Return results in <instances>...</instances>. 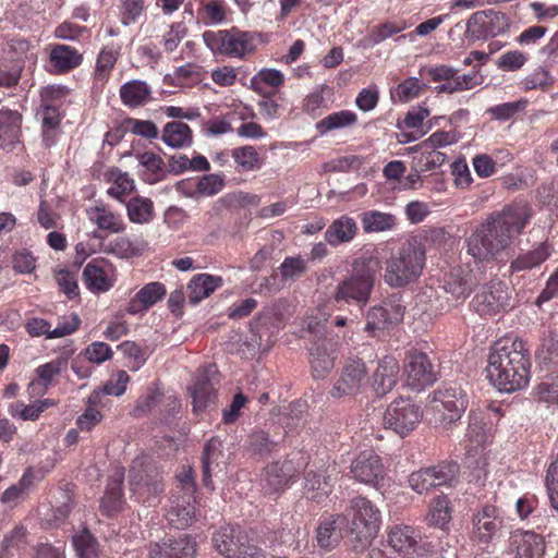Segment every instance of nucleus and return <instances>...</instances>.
<instances>
[{
	"instance_id": "obj_1",
	"label": "nucleus",
	"mask_w": 558,
	"mask_h": 558,
	"mask_svg": "<svg viewBox=\"0 0 558 558\" xmlns=\"http://www.w3.org/2000/svg\"><path fill=\"white\" fill-rule=\"evenodd\" d=\"M530 217V208L525 204L508 205L492 214L466 238V253L476 260L495 259L510 246Z\"/></svg>"
},
{
	"instance_id": "obj_2",
	"label": "nucleus",
	"mask_w": 558,
	"mask_h": 558,
	"mask_svg": "<svg viewBox=\"0 0 558 558\" xmlns=\"http://www.w3.org/2000/svg\"><path fill=\"white\" fill-rule=\"evenodd\" d=\"M531 365L526 343L518 337H507L495 342L490 349L487 378L499 391L521 390L530 381Z\"/></svg>"
},
{
	"instance_id": "obj_3",
	"label": "nucleus",
	"mask_w": 558,
	"mask_h": 558,
	"mask_svg": "<svg viewBox=\"0 0 558 558\" xmlns=\"http://www.w3.org/2000/svg\"><path fill=\"white\" fill-rule=\"evenodd\" d=\"M379 268L380 263L377 258L355 259L351 274L336 284L330 296L331 302L338 308L349 305H355L359 308L365 307L371 300Z\"/></svg>"
},
{
	"instance_id": "obj_4",
	"label": "nucleus",
	"mask_w": 558,
	"mask_h": 558,
	"mask_svg": "<svg viewBox=\"0 0 558 558\" xmlns=\"http://www.w3.org/2000/svg\"><path fill=\"white\" fill-rule=\"evenodd\" d=\"M425 265V250L416 241L403 244L386 262L384 280L391 288H402L415 281Z\"/></svg>"
},
{
	"instance_id": "obj_5",
	"label": "nucleus",
	"mask_w": 558,
	"mask_h": 558,
	"mask_svg": "<svg viewBox=\"0 0 558 558\" xmlns=\"http://www.w3.org/2000/svg\"><path fill=\"white\" fill-rule=\"evenodd\" d=\"M429 398V422L442 432L461 418L469 403L466 392L454 383L439 386Z\"/></svg>"
},
{
	"instance_id": "obj_6",
	"label": "nucleus",
	"mask_w": 558,
	"mask_h": 558,
	"mask_svg": "<svg viewBox=\"0 0 558 558\" xmlns=\"http://www.w3.org/2000/svg\"><path fill=\"white\" fill-rule=\"evenodd\" d=\"M340 517L345 530L360 543L361 547L369 544L379 531L380 511L365 497L352 498Z\"/></svg>"
},
{
	"instance_id": "obj_7",
	"label": "nucleus",
	"mask_w": 558,
	"mask_h": 558,
	"mask_svg": "<svg viewBox=\"0 0 558 558\" xmlns=\"http://www.w3.org/2000/svg\"><path fill=\"white\" fill-rule=\"evenodd\" d=\"M206 47L214 53L243 60L256 50L255 34L238 27L203 33Z\"/></svg>"
},
{
	"instance_id": "obj_8",
	"label": "nucleus",
	"mask_w": 558,
	"mask_h": 558,
	"mask_svg": "<svg viewBox=\"0 0 558 558\" xmlns=\"http://www.w3.org/2000/svg\"><path fill=\"white\" fill-rule=\"evenodd\" d=\"M216 549L227 558H262V550L248 542L240 526L221 527L213 535Z\"/></svg>"
},
{
	"instance_id": "obj_9",
	"label": "nucleus",
	"mask_w": 558,
	"mask_h": 558,
	"mask_svg": "<svg viewBox=\"0 0 558 558\" xmlns=\"http://www.w3.org/2000/svg\"><path fill=\"white\" fill-rule=\"evenodd\" d=\"M308 333L312 343L308 349L312 375L315 379H324L335 366V343L325 336L323 326L313 328L308 324Z\"/></svg>"
},
{
	"instance_id": "obj_10",
	"label": "nucleus",
	"mask_w": 558,
	"mask_h": 558,
	"mask_svg": "<svg viewBox=\"0 0 558 558\" xmlns=\"http://www.w3.org/2000/svg\"><path fill=\"white\" fill-rule=\"evenodd\" d=\"M509 27L506 14L495 10H484L473 13L466 23L464 33L469 44L486 40L505 33Z\"/></svg>"
},
{
	"instance_id": "obj_11",
	"label": "nucleus",
	"mask_w": 558,
	"mask_h": 558,
	"mask_svg": "<svg viewBox=\"0 0 558 558\" xmlns=\"http://www.w3.org/2000/svg\"><path fill=\"white\" fill-rule=\"evenodd\" d=\"M388 544L402 558H420L430 551L429 543L412 525L395 524L388 531Z\"/></svg>"
},
{
	"instance_id": "obj_12",
	"label": "nucleus",
	"mask_w": 558,
	"mask_h": 558,
	"mask_svg": "<svg viewBox=\"0 0 558 558\" xmlns=\"http://www.w3.org/2000/svg\"><path fill=\"white\" fill-rule=\"evenodd\" d=\"M422 416L421 408L411 399L400 398L388 405L384 414V425L403 437L415 429Z\"/></svg>"
},
{
	"instance_id": "obj_13",
	"label": "nucleus",
	"mask_w": 558,
	"mask_h": 558,
	"mask_svg": "<svg viewBox=\"0 0 558 558\" xmlns=\"http://www.w3.org/2000/svg\"><path fill=\"white\" fill-rule=\"evenodd\" d=\"M368 380L366 364L361 359L345 361L339 378L335 381L329 393L332 398L354 397L362 392Z\"/></svg>"
},
{
	"instance_id": "obj_14",
	"label": "nucleus",
	"mask_w": 558,
	"mask_h": 558,
	"mask_svg": "<svg viewBox=\"0 0 558 558\" xmlns=\"http://www.w3.org/2000/svg\"><path fill=\"white\" fill-rule=\"evenodd\" d=\"M472 305L481 316L495 315L511 307V290L507 283L492 280L476 293Z\"/></svg>"
},
{
	"instance_id": "obj_15",
	"label": "nucleus",
	"mask_w": 558,
	"mask_h": 558,
	"mask_svg": "<svg viewBox=\"0 0 558 558\" xmlns=\"http://www.w3.org/2000/svg\"><path fill=\"white\" fill-rule=\"evenodd\" d=\"M149 483L143 482L142 473L137 466H131L129 473L130 490L136 500L148 507L157 506L165 492L162 475L158 469H151Z\"/></svg>"
},
{
	"instance_id": "obj_16",
	"label": "nucleus",
	"mask_w": 558,
	"mask_h": 558,
	"mask_svg": "<svg viewBox=\"0 0 558 558\" xmlns=\"http://www.w3.org/2000/svg\"><path fill=\"white\" fill-rule=\"evenodd\" d=\"M545 549L543 535L534 531L515 530L509 536L504 558H544Z\"/></svg>"
},
{
	"instance_id": "obj_17",
	"label": "nucleus",
	"mask_w": 558,
	"mask_h": 558,
	"mask_svg": "<svg viewBox=\"0 0 558 558\" xmlns=\"http://www.w3.org/2000/svg\"><path fill=\"white\" fill-rule=\"evenodd\" d=\"M351 477L356 482L378 487L385 478V466L380 457L372 449L360 452L350 465Z\"/></svg>"
},
{
	"instance_id": "obj_18",
	"label": "nucleus",
	"mask_w": 558,
	"mask_h": 558,
	"mask_svg": "<svg viewBox=\"0 0 558 558\" xmlns=\"http://www.w3.org/2000/svg\"><path fill=\"white\" fill-rule=\"evenodd\" d=\"M458 473L456 463H441L437 466L421 469L409 476L410 487L418 494L432 487L442 486L453 481Z\"/></svg>"
},
{
	"instance_id": "obj_19",
	"label": "nucleus",
	"mask_w": 558,
	"mask_h": 558,
	"mask_svg": "<svg viewBox=\"0 0 558 558\" xmlns=\"http://www.w3.org/2000/svg\"><path fill=\"white\" fill-rule=\"evenodd\" d=\"M300 465L292 460L276 461L267 465L260 477V486L266 495L279 494L296 478Z\"/></svg>"
},
{
	"instance_id": "obj_20",
	"label": "nucleus",
	"mask_w": 558,
	"mask_h": 558,
	"mask_svg": "<svg viewBox=\"0 0 558 558\" xmlns=\"http://www.w3.org/2000/svg\"><path fill=\"white\" fill-rule=\"evenodd\" d=\"M473 538L474 541L488 544L504 527L501 511L494 505H484L473 514Z\"/></svg>"
},
{
	"instance_id": "obj_21",
	"label": "nucleus",
	"mask_w": 558,
	"mask_h": 558,
	"mask_svg": "<svg viewBox=\"0 0 558 558\" xmlns=\"http://www.w3.org/2000/svg\"><path fill=\"white\" fill-rule=\"evenodd\" d=\"M407 385L413 390H422L436 380L434 366L427 354L423 352H410L404 364Z\"/></svg>"
},
{
	"instance_id": "obj_22",
	"label": "nucleus",
	"mask_w": 558,
	"mask_h": 558,
	"mask_svg": "<svg viewBox=\"0 0 558 558\" xmlns=\"http://www.w3.org/2000/svg\"><path fill=\"white\" fill-rule=\"evenodd\" d=\"M64 94L65 88L62 86H49L43 94L45 99L37 114L41 119L43 143L47 148L53 145L56 132L61 122V116L58 107L49 102L48 98L62 97Z\"/></svg>"
},
{
	"instance_id": "obj_23",
	"label": "nucleus",
	"mask_w": 558,
	"mask_h": 558,
	"mask_svg": "<svg viewBox=\"0 0 558 558\" xmlns=\"http://www.w3.org/2000/svg\"><path fill=\"white\" fill-rule=\"evenodd\" d=\"M404 308L393 302H385L383 305L373 306L366 314L365 330L375 337L386 328L397 325L403 318Z\"/></svg>"
},
{
	"instance_id": "obj_24",
	"label": "nucleus",
	"mask_w": 558,
	"mask_h": 558,
	"mask_svg": "<svg viewBox=\"0 0 558 558\" xmlns=\"http://www.w3.org/2000/svg\"><path fill=\"white\" fill-rule=\"evenodd\" d=\"M215 369L213 366L206 367L194 379L192 386L189 387V392L193 399V411L199 412L213 403L216 399V383H214L213 375Z\"/></svg>"
},
{
	"instance_id": "obj_25",
	"label": "nucleus",
	"mask_w": 558,
	"mask_h": 558,
	"mask_svg": "<svg viewBox=\"0 0 558 558\" xmlns=\"http://www.w3.org/2000/svg\"><path fill=\"white\" fill-rule=\"evenodd\" d=\"M195 542L187 535L149 546L150 558H195Z\"/></svg>"
},
{
	"instance_id": "obj_26",
	"label": "nucleus",
	"mask_w": 558,
	"mask_h": 558,
	"mask_svg": "<svg viewBox=\"0 0 558 558\" xmlns=\"http://www.w3.org/2000/svg\"><path fill=\"white\" fill-rule=\"evenodd\" d=\"M110 265L100 258L90 260L83 270V280L88 290L97 293L107 292L113 287Z\"/></svg>"
},
{
	"instance_id": "obj_27",
	"label": "nucleus",
	"mask_w": 558,
	"mask_h": 558,
	"mask_svg": "<svg viewBox=\"0 0 558 558\" xmlns=\"http://www.w3.org/2000/svg\"><path fill=\"white\" fill-rule=\"evenodd\" d=\"M475 278L466 267H453L445 277L444 289L456 301H464L475 286Z\"/></svg>"
},
{
	"instance_id": "obj_28",
	"label": "nucleus",
	"mask_w": 558,
	"mask_h": 558,
	"mask_svg": "<svg viewBox=\"0 0 558 558\" xmlns=\"http://www.w3.org/2000/svg\"><path fill=\"white\" fill-rule=\"evenodd\" d=\"M23 117L17 110H0V148L13 149L20 143Z\"/></svg>"
},
{
	"instance_id": "obj_29",
	"label": "nucleus",
	"mask_w": 558,
	"mask_h": 558,
	"mask_svg": "<svg viewBox=\"0 0 558 558\" xmlns=\"http://www.w3.org/2000/svg\"><path fill=\"white\" fill-rule=\"evenodd\" d=\"M123 481V469H116L108 478L106 492L100 504L102 512L108 517L123 510L125 504L122 492Z\"/></svg>"
},
{
	"instance_id": "obj_30",
	"label": "nucleus",
	"mask_w": 558,
	"mask_h": 558,
	"mask_svg": "<svg viewBox=\"0 0 558 558\" xmlns=\"http://www.w3.org/2000/svg\"><path fill=\"white\" fill-rule=\"evenodd\" d=\"M83 62V56L80 51L68 45L57 44L51 47L49 54V70L54 74H64L75 68L80 66Z\"/></svg>"
},
{
	"instance_id": "obj_31",
	"label": "nucleus",
	"mask_w": 558,
	"mask_h": 558,
	"mask_svg": "<svg viewBox=\"0 0 558 558\" xmlns=\"http://www.w3.org/2000/svg\"><path fill=\"white\" fill-rule=\"evenodd\" d=\"M399 363L392 356H385L378 362L373 375V388L377 396L383 397L390 392L397 384Z\"/></svg>"
},
{
	"instance_id": "obj_32",
	"label": "nucleus",
	"mask_w": 558,
	"mask_h": 558,
	"mask_svg": "<svg viewBox=\"0 0 558 558\" xmlns=\"http://www.w3.org/2000/svg\"><path fill=\"white\" fill-rule=\"evenodd\" d=\"M359 227L354 218L342 215L326 229L325 241L332 247L351 242L357 234Z\"/></svg>"
},
{
	"instance_id": "obj_33",
	"label": "nucleus",
	"mask_w": 558,
	"mask_h": 558,
	"mask_svg": "<svg viewBox=\"0 0 558 558\" xmlns=\"http://www.w3.org/2000/svg\"><path fill=\"white\" fill-rule=\"evenodd\" d=\"M88 220L101 231L121 233L125 223L120 214L112 211L108 206L100 204L86 209Z\"/></svg>"
},
{
	"instance_id": "obj_34",
	"label": "nucleus",
	"mask_w": 558,
	"mask_h": 558,
	"mask_svg": "<svg viewBox=\"0 0 558 558\" xmlns=\"http://www.w3.org/2000/svg\"><path fill=\"white\" fill-rule=\"evenodd\" d=\"M342 526L344 523L340 514H331L322 520L316 529L317 546L324 550L337 547L342 538Z\"/></svg>"
},
{
	"instance_id": "obj_35",
	"label": "nucleus",
	"mask_w": 558,
	"mask_h": 558,
	"mask_svg": "<svg viewBox=\"0 0 558 558\" xmlns=\"http://www.w3.org/2000/svg\"><path fill=\"white\" fill-rule=\"evenodd\" d=\"M151 93V87L142 80L128 81L119 89L122 104L129 108H140L150 102Z\"/></svg>"
},
{
	"instance_id": "obj_36",
	"label": "nucleus",
	"mask_w": 558,
	"mask_h": 558,
	"mask_svg": "<svg viewBox=\"0 0 558 558\" xmlns=\"http://www.w3.org/2000/svg\"><path fill=\"white\" fill-rule=\"evenodd\" d=\"M167 291L163 283L154 281L141 288L135 296L130 301L128 306L129 314H137L154 306L157 302L161 301Z\"/></svg>"
},
{
	"instance_id": "obj_37",
	"label": "nucleus",
	"mask_w": 558,
	"mask_h": 558,
	"mask_svg": "<svg viewBox=\"0 0 558 558\" xmlns=\"http://www.w3.org/2000/svg\"><path fill=\"white\" fill-rule=\"evenodd\" d=\"M223 284V279L220 276L210 274L195 275L189 286V301L192 304H198L204 299L208 298L218 288Z\"/></svg>"
},
{
	"instance_id": "obj_38",
	"label": "nucleus",
	"mask_w": 558,
	"mask_h": 558,
	"mask_svg": "<svg viewBox=\"0 0 558 558\" xmlns=\"http://www.w3.org/2000/svg\"><path fill=\"white\" fill-rule=\"evenodd\" d=\"M160 138L168 147L187 148L193 144V131L184 122L171 121L165 124Z\"/></svg>"
},
{
	"instance_id": "obj_39",
	"label": "nucleus",
	"mask_w": 558,
	"mask_h": 558,
	"mask_svg": "<svg viewBox=\"0 0 558 558\" xmlns=\"http://www.w3.org/2000/svg\"><path fill=\"white\" fill-rule=\"evenodd\" d=\"M333 480L326 471H308L305 475L304 494L308 499L320 502L332 492Z\"/></svg>"
},
{
	"instance_id": "obj_40",
	"label": "nucleus",
	"mask_w": 558,
	"mask_h": 558,
	"mask_svg": "<svg viewBox=\"0 0 558 558\" xmlns=\"http://www.w3.org/2000/svg\"><path fill=\"white\" fill-rule=\"evenodd\" d=\"M488 428L481 414L470 412L465 433V450L484 449L488 440Z\"/></svg>"
},
{
	"instance_id": "obj_41",
	"label": "nucleus",
	"mask_w": 558,
	"mask_h": 558,
	"mask_svg": "<svg viewBox=\"0 0 558 558\" xmlns=\"http://www.w3.org/2000/svg\"><path fill=\"white\" fill-rule=\"evenodd\" d=\"M68 368V359L65 357H57L46 364H43L37 367V380H33L29 386V391H35L36 387L41 386L43 392H45L50 384L52 383V379L60 375L62 372L66 371Z\"/></svg>"
},
{
	"instance_id": "obj_42",
	"label": "nucleus",
	"mask_w": 558,
	"mask_h": 558,
	"mask_svg": "<svg viewBox=\"0 0 558 558\" xmlns=\"http://www.w3.org/2000/svg\"><path fill=\"white\" fill-rule=\"evenodd\" d=\"M357 122V116L351 110L332 112L319 120L315 128L319 135L324 136L329 132L353 126Z\"/></svg>"
},
{
	"instance_id": "obj_43",
	"label": "nucleus",
	"mask_w": 558,
	"mask_h": 558,
	"mask_svg": "<svg viewBox=\"0 0 558 558\" xmlns=\"http://www.w3.org/2000/svg\"><path fill=\"white\" fill-rule=\"evenodd\" d=\"M550 255L549 247L546 243L539 244L536 248L520 254L511 262L510 269L512 272L531 270L543 264Z\"/></svg>"
},
{
	"instance_id": "obj_44",
	"label": "nucleus",
	"mask_w": 558,
	"mask_h": 558,
	"mask_svg": "<svg viewBox=\"0 0 558 558\" xmlns=\"http://www.w3.org/2000/svg\"><path fill=\"white\" fill-rule=\"evenodd\" d=\"M121 53L120 44L106 45L99 52L95 68V78L101 83L106 82L110 72L116 65V62Z\"/></svg>"
},
{
	"instance_id": "obj_45",
	"label": "nucleus",
	"mask_w": 558,
	"mask_h": 558,
	"mask_svg": "<svg viewBox=\"0 0 558 558\" xmlns=\"http://www.w3.org/2000/svg\"><path fill=\"white\" fill-rule=\"evenodd\" d=\"M222 442L219 438H210L204 446L202 454L203 482L206 487H213L211 469L218 465L219 459L222 457Z\"/></svg>"
},
{
	"instance_id": "obj_46",
	"label": "nucleus",
	"mask_w": 558,
	"mask_h": 558,
	"mask_svg": "<svg viewBox=\"0 0 558 558\" xmlns=\"http://www.w3.org/2000/svg\"><path fill=\"white\" fill-rule=\"evenodd\" d=\"M54 402L51 399L36 400L32 404H24L23 402H15L9 405V413L14 417L22 421H36L40 414Z\"/></svg>"
},
{
	"instance_id": "obj_47",
	"label": "nucleus",
	"mask_w": 558,
	"mask_h": 558,
	"mask_svg": "<svg viewBox=\"0 0 558 558\" xmlns=\"http://www.w3.org/2000/svg\"><path fill=\"white\" fill-rule=\"evenodd\" d=\"M362 226L365 232H383L391 230L397 225V218L389 213L379 210H369L361 217Z\"/></svg>"
},
{
	"instance_id": "obj_48",
	"label": "nucleus",
	"mask_w": 558,
	"mask_h": 558,
	"mask_svg": "<svg viewBox=\"0 0 558 558\" xmlns=\"http://www.w3.org/2000/svg\"><path fill=\"white\" fill-rule=\"evenodd\" d=\"M128 217L134 223H147L153 219L154 205L149 198L135 196L126 205Z\"/></svg>"
},
{
	"instance_id": "obj_49",
	"label": "nucleus",
	"mask_w": 558,
	"mask_h": 558,
	"mask_svg": "<svg viewBox=\"0 0 558 558\" xmlns=\"http://www.w3.org/2000/svg\"><path fill=\"white\" fill-rule=\"evenodd\" d=\"M411 149L418 153V155L414 157L415 168H417L418 171L425 172L434 170L440 167L446 160V155L438 151L436 148L417 147L416 145Z\"/></svg>"
},
{
	"instance_id": "obj_50",
	"label": "nucleus",
	"mask_w": 558,
	"mask_h": 558,
	"mask_svg": "<svg viewBox=\"0 0 558 558\" xmlns=\"http://www.w3.org/2000/svg\"><path fill=\"white\" fill-rule=\"evenodd\" d=\"M426 87L417 77H408L391 90V99L395 102H408L418 97Z\"/></svg>"
},
{
	"instance_id": "obj_51",
	"label": "nucleus",
	"mask_w": 558,
	"mask_h": 558,
	"mask_svg": "<svg viewBox=\"0 0 558 558\" xmlns=\"http://www.w3.org/2000/svg\"><path fill=\"white\" fill-rule=\"evenodd\" d=\"M526 106L527 100L521 98L515 101L504 102L496 105L494 107H489L486 110V113L489 114L493 120L508 121L511 118L515 117L518 113L524 111Z\"/></svg>"
},
{
	"instance_id": "obj_52",
	"label": "nucleus",
	"mask_w": 558,
	"mask_h": 558,
	"mask_svg": "<svg viewBox=\"0 0 558 558\" xmlns=\"http://www.w3.org/2000/svg\"><path fill=\"white\" fill-rule=\"evenodd\" d=\"M194 515V506L177 504L168 510L167 520L173 527L183 530L192 523Z\"/></svg>"
},
{
	"instance_id": "obj_53",
	"label": "nucleus",
	"mask_w": 558,
	"mask_h": 558,
	"mask_svg": "<svg viewBox=\"0 0 558 558\" xmlns=\"http://www.w3.org/2000/svg\"><path fill=\"white\" fill-rule=\"evenodd\" d=\"M465 465L472 470L474 478L480 482L487 476L488 457L484 449H468L464 459Z\"/></svg>"
},
{
	"instance_id": "obj_54",
	"label": "nucleus",
	"mask_w": 558,
	"mask_h": 558,
	"mask_svg": "<svg viewBox=\"0 0 558 558\" xmlns=\"http://www.w3.org/2000/svg\"><path fill=\"white\" fill-rule=\"evenodd\" d=\"M306 270L307 262L301 256L286 257L279 266L281 279L284 281H294L303 276Z\"/></svg>"
},
{
	"instance_id": "obj_55",
	"label": "nucleus",
	"mask_w": 558,
	"mask_h": 558,
	"mask_svg": "<svg viewBox=\"0 0 558 558\" xmlns=\"http://www.w3.org/2000/svg\"><path fill=\"white\" fill-rule=\"evenodd\" d=\"M73 546L77 558L98 557L97 542L87 530H84L80 534L73 536Z\"/></svg>"
},
{
	"instance_id": "obj_56",
	"label": "nucleus",
	"mask_w": 558,
	"mask_h": 558,
	"mask_svg": "<svg viewBox=\"0 0 558 558\" xmlns=\"http://www.w3.org/2000/svg\"><path fill=\"white\" fill-rule=\"evenodd\" d=\"M73 546L77 558L98 557L97 542L87 530H84L80 534L73 536Z\"/></svg>"
},
{
	"instance_id": "obj_57",
	"label": "nucleus",
	"mask_w": 558,
	"mask_h": 558,
	"mask_svg": "<svg viewBox=\"0 0 558 558\" xmlns=\"http://www.w3.org/2000/svg\"><path fill=\"white\" fill-rule=\"evenodd\" d=\"M231 156L235 163L244 171H252L258 168L259 154L253 146L236 147L232 149Z\"/></svg>"
},
{
	"instance_id": "obj_58",
	"label": "nucleus",
	"mask_w": 558,
	"mask_h": 558,
	"mask_svg": "<svg viewBox=\"0 0 558 558\" xmlns=\"http://www.w3.org/2000/svg\"><path fill=\"white\" fill-rule=\"evenodd\" d=\"M450 518L449 500L446 497H437L434 499L427 518L428 524L437 527H444L449 523Z\"/></svg>"
},
{
	"instance_id": "obj_59",
	"label": "nucleus",
	"mask_w": 558,
	"mask_h": 558,
	"mask_svg": "<svg viewBox=\"0 0 558 558\" xmlns=\"http://www.w3.org/2000/svg\"><path fill=\"white\" fill-rule=\"evenodd\" d=\"M284 82V75L281 71L277 69H268L264 68L259 70L252 78H251V88L254 90H259V85L265 84L267 86L278 88Z\"/></svg>"
},
{
	"instance_id": "obj_60",
	"label": "nucleus",
	"mask_w": 558,
	"mask_h": 558,
	"mask_svg": "<svg viewBox=\"0 0 558 558\" xmlns=\"http://www.w3.org/2000/svg\"><path fill=\"white\" fill-rule=\"evenodd\" d=\"M126 129L134 135L146 138H158L159 131L157 125L150 120H140L135 118H128L124 122Z\"/></svg>"
},
{
	"instance_id": "obj_61",
	"label": "nucleus",
	"mask_w": 558,
	"mask_h": 558,
	"mask_svg": "<svg viewBox=\"0 0 558 558\" xmlns=\"http://www.w3.org/2000/svg\"><path fill=\"white\" fill-rule=\"evenodd\" d=\"M22 74V66L12 61H0V88L15 87Z\"/></svg>"
},
{
	"instance_id": "obj_62",
	"label": "nucleus",
	"mask_w": 558,
	"mask_h": 558,
	"mask_svg": "<svg viewBox=\"0 0 558 558\" xmlns=\"http://www.w3.org/2000/svg\"><path fill=\"white\" fill-rule=\"evenodd\" d=\"M186 35L187 28L184 23H172L169 31H167L162 36L165 51L173 52Z\"/></svg>"
},
{
	"instance_id": "obj_63",
	"label": "nucleus",
	"mask_w": 558,
	"mask_h": 558,
	"mask_svg": "<svg viewBox=\"0 0 558 558\" xmlns=\"http://www.w3.org/2000/svg\"><path fill=\"white\" fill-rule=\"evenodd\" d=\"M541 363H557L558 361V333L550 331L543 340L538 353Z\"/></svg>"
},
{
	"instance_id": "obj_64",
	"label": "nucleus",
	"mask_w": 558,
	"mask_h": 558,
	"mask_svg": "<svg viewBox=\"0 0 558 558\" xmlns=\"http://www.w3.org/2000/svg\"><path fill=\"white\" fill-rule=\"evenodd\" d=\"M546 487L550 505L558 511V457L547 469Z\"/></svg>"
}]
</instances>
